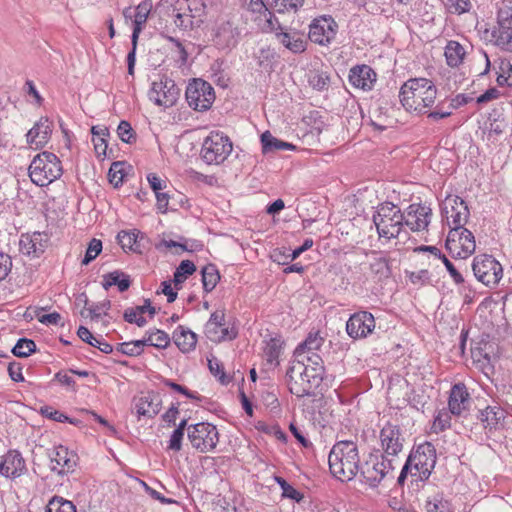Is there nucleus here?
I'll return each mask as SVG.
<instances>
[{
  "label": "nucleus",
  "mask_w": 512,
  "mask_h": 512,
  "mask_svg": "<svg viewBox=\"0 0 512 512\" xmlns=\"http://www.w3.org/2000/svg\"><path fill=\"white\" fill-rule=\"evenodd\" d=\"M328 464L336 479L342 482L354 479L360 467L358 445L351 440L337 441L329 452Z\"/></svg>",
  "instance_id": "f257e3e1"
},
{
  "label": "nucleus",
  "mask_w": 512,
  "mask_h": 512,
  "mask_svg": "<svg viewBox=\"0 0 512 512\" xmlns=\"http://www.w3.org/2000/svg\"><path fill=\"white\" fill-rule=\"evenodd\" d=\"M437 461L435 446L428 441L416 445L410 451L400 475L397 478V484L402 486L410 474L414 481L424 483L429 479Z\"/></svg>",
  "instance_id": "f03ea898"
},
{
  "label": "nucleus",
  "mask_w": 512,
  "mask_h": 512,
  "mask_svg": "<svg viewBox=\"0 0 512 512\" xmlns=\"http://www.w3.org/2000/svg\"><path fill=\"white\" fill-rule=\"evenodd\" d=\"M437 88L426 78H413L406 81L400 88L399 99L407 110L426 114L427 108L435 103Z\"/></svg>",
  "instance_id": "7ed1b4c3"
},
{
  "label": "nucleus",
  "mask_w": 512,
  "mask_h": 512,
  "mask_svg": "<svg viewBox=\"0 0 512 512\" xmlns=\"http://www.w3.org/2000/svg\"><path fill=\"white\" fill-rule=\"evenodd\" d=\"M406 213L391 202L379 204L373 214V223L379 237L388 240L398 238L403 225H405Z\"/></svg>",
  "instance_id": "20e7f679"
},
{
  "label": "nucleus",
  "mask_w": 512,
  "mask_h": 512,
  "mask_svg": "<svg viewBox=\"0 0 512 512\" xmlns=\"http://www.w3.org/2000/svg\"><path fill=\"white\" fill-rule=\"evenodd\" d=\"M28 170L31 181L41 187L49 185L63 173L59 158L48 151L37 154Z\"/></svg>",
  "instance_id": "39448f33"
},
{
  "label": "nucleus",
  "mask_w": 512,
  "mask_h": 512,
  "mask_svg": "<svg viewBox=\"0 0 512 512\" xmlns=\"http://www.w3.org/2000/svg\"><path fill=\"white\" fill-rule=\"evenodd\" d=\"M394 462V458H386L380 453H370L363 463L360 462L358 474L370 488H377L386 477L393 478Z\"/></svg>",
  "instance_id": "423d86ee"
},
{
  "label": "nucleus",
  "mask_w": 512,
  "mask_h": 512,
  "mask_svg": "<svg viewBox=\"0 0 512 512\" xmlns=\"http://www.w3.org/2000/svg\"><path fill=\"white\" fill-rule=\"evenodd\" d=\"M233 145L222 132L212 131L203 141L201 157L209 165L223 163L231 154Z\"/></svg>",
  "instance_id": "0eeeda50"
},
{
  "label": "nucleus",
  "mask_w": 512,
  "mask_h": 512,
  "mask_svg": "<svg viewBox=\"0 0 512 512\" xmlns=\"http://www.w3.org/2000/svg\"><path fill=\"white\" fill-rule=\"evenodd\" d=\"M187 436L192 447L201 453L214 450L219 442L216 426L208 422L189 425Z\"/></svg>",
  "instance_id": "6e6552de"
},
{
  "label": "nucleus",
  "mask_w": 512,
  "mask_h": 512,
  "mask_svg": "<svg viewBox=\"0 0 512 512\" xmlns=\"http://www.w3.org/2000/svg\"><path fill=\"white\" fill-rule=\"evenodd\" d=\"M445 247L454 258L464 260L475 251L474 235L464 226L452 227L448 233Z\"/></svg>",
  "instance_id": "1a4fd4ad"
},
{
  "label": "nucleus",
  "mask_w": 512,
  "mask_h": 512,
  "mask_svg": "<svg viewBox=\"0 0 512 512\" xmlns=\"http://www.w3.org/2000/svg\"><path fill=\"white\" fill-rule=\"evenodd\" d=\"M472 270L476 279L488 287L496 286L503 276L501 264L493 256L487 254L474 257Z\"/></svg>",
  "instance_id": "9d476101"
},
{
  "label": "nucleus",
  "mask_w": 512,
  "mask_h": 512,
  "mask_svg": "<svg viewBox=\"0 0 512 512\" xmlns=\"http://www.w3.org/2000/svg\"><path fill=\"white\" fill-rule=\"evenodd\" d=\"M186 100L194 110L206 111L215 100V92L208 82L202 79H193L186 88Z\"/></svg>",
  "instance_id": "9b49d317"
},
{
  "label": "nucleus",
  "mask_w": 512,
  "mask_h": 512,
  "mask_svg": "<svg viewBox=\"0 0 512 512\" xmlns=\"http://www.w3.org/2000/svg\"><path fill=\"white\" fill-rule=\"evenodd\" d=\"M381 455L386 458L396 457L404 447L405 436L399 425L386 423L379 432Z\"/></svg>",
  "instance_id": "f8f14e48"
},
{
  "label": "nucleus",
  "mask_w": 512,
  "mask_h": 512,
  "mask_svg": "<svg viewBox=\"0 0 512 512\" xmlns=\"http://www.w3.org/2000/svg\"><path fill=\"white\" fill-rule=\"evenodd\" d=\"M441 212L451 228L464 226L470 216L466 202L457 195L446 196L441 204Z\"/></svg>",
  "instance_id": "ddd939ff"
},
{
  "label": "nucleus",
  "mask_w": 512,
  "mask_h": 512,
  "mask_svg": "<svg viewBox=\"0 0 512 512\" xmlns=\"http://www.w3.org/2000/svg\"><path fill=\"white\" fill-rule=\"evenodd\" d=\"M179 91L172 79L163 76L152 83L148 97L158 106L171 107L176 103Z\"/></svg>",
  "instance_id": "4468645a"
},
{
  "label": "nucleus",
  "mask_w": 512,
  "mask_h": 512,
  "mask_svg": "<svg viewBox=\"0 0 512 512\" xmlns=\"http://www.w3.org/2000/svg\"><path fill=\"white\" fill-rule=\"evenodd\" d=\"M337 31L336 21L329 15H323L309 24L308 37L314 43L328 45L335 39Z\"/></svg>",
  "instance_id": "2eb2a0df"
},
{
  "label": "nucleus",
  "mask_w": 512,
  "mask_h": 512,
  "mask_svg": "<svg viewBox=\"0 0 512 512\" xmlns=\"http://www.w3.org/2000/svg\"><path fill=\"white\" fill-rule=\"evenodd\" d=\"M375 326V318L371 312L358 311L346 322V332L354 340L363 339L373 333Z\"/></svg>",
  "instance_id": "dca6fc26"
},
{
  "label": "nucleus",
  "mask_w": 512,
  "mask_h": 512,
  "mask_svg": "<svg viewBox=\"0 0 512 512\" xmlns=\"http://www.w3.org/2000/svg\"><path fill=\"white\" fill-rule=\"evenodd\" d=\"M51 470L58 475H66L74 471L77 464V455L60 445L55 447L49 454Z\"/></svg>",
  "instance_id": "f3484780"
},
{
  "label": "nucleus",
  "mask_w": 512,
  "mask_h": 512,
  "mask_svg": "<svg viewBox=\"0 0 512 512\" xmlns=\"http://www.w3.org/2000/svg\"><path fill=\"white\" fill-rule=\"evenodd\" d=\"M311 389L312 386L307 375V367L300 361H293L290 364V394L302 397L309 395Z\"/></svg>",
  "instance_id": "a211bd4d"
},
{
  "label": "nucleus",
  "mask_w": 512,
  "mask_h": 512,
  "mask_svg": "<svg viewBox=\"0 0 512 512\" xmlns=\"http://www.w3.org/2000/svg\"><path fill=\"white\" fill-rule=\"evenodd\" d=\"M432 210L429 206L421 203H413L406 210L405 225L412 231L427 229L431 222Z\"/></svg>",
  "instance_id": "6ab92c4d"
},
{
  "label": "nucleus",
  "mask_w": 512,
  "mask_h": 512,
  "mask_svg": "<svg viewBox=\"0 0 512 512\" xmlns=\"http://www.w3.org/2000/svg\"><path fill=\"white\" fill-rule=\"evenodd\" d=\"M52 131L53 122L42 117L26 134L27 143L31 146L34 145V149H40L50 140Z\"/></svg>",
  "instance_id": "aec40b11"
},
{
  "label": "nucleus",
  "mask_w": 512,
  "mask_h": 512,
  "mask_svg": "<svg viewBox=\"0 0 512 512\" xmlns=\"http://www.w3.org/2000/svg\"><path fill=\"white\" fill-rule=\"evenodd\" d=\"M499 24L498 44L507 51H512V7L501 8L497 14Z\"/></svg>",
  "instance_id": "412c9836"
},
{
  "label": "nucleus",
  "mask_w": 512,
  "mask_h": 512,
  "mask_svg": "<svg viewBox=\"0 0 512 512\" xmlns=\"http://www.w3.org/2000/svg\"><path fill=\"white\" fill-rule=\"evenodd\" d=\"M470 404V395L464 384H455L450 392L448 408L451 414L465 416Z\"/></svg>",
  "instance_id": "4be33fe9"
},
{
  "label": "nucleus",
  "mask_w": 512,
  "mask_h": 512,
  "mask_svg": "<svg viewBox=\"0 0 512 512\" xmlns=\"http://www.w3.org/2000/svg\"><path fill=\"white\" fill-rule=\"evenodd\" d=\"M239 38V31L230 21L220 23L214 34V43L220 49L235 47Z\"/></svg>",
  "instance_id": "5701e85b"
},
{
  "label": "nucleus",
  "mask_w": 512,
  "mask_h": 512,
  "mask_svg": "<svg viewBox=\"0 0 512 512\" xmlns=\"http://www.w3.org/2000/svg\"><path fill=\"white\" fill-rule=\"evenodd\" d=\"M376 81V73L368 65H357L350 69L349 82L355 88L370 90Z\"/></svg>",
  "instance_id": "b1692460"
},
{
  "label": "nucleus",
  "mask_w": 512,
  "mask_h": 512,
  "mask_svg": "<svg viewBox=\"0 0 512 512\" xmlns=\"http://www.w3.org/2000/svg\"><path fill=\"white\" fill-rule=\"evenodd\" d=\"M475 417L482 423L485 429L491 431L503 426L502 422L505 419V411L498 406H487L484 409H478Z\"/></svg>",
  "instance_id": "393cba45"
},
{
  "label": "nucleus",
  "mask_w": 512,
  "mask_h": 512,
  "mask_svg": "<svg viewBox=\"0 0 512 512\" xmlns=\"http://www.w3.org/2000/svg\"><path fill=\"white\" fill-rule=\"evenodd\" d=\"M161 400L158 395L148 393L134 399V407L139 417L153 418L160 411Z\"/></svg>",
  "instance_id": "a878e982"
},
{
  "label": "nucleus",
  "mask_w": 512,
  "mask_h": 512,
  "mask_svg": "<svg viewBox=\"0 0 512 512\" xmlns=\"http://www.w3.org/2000/svg\"><path fill=\"white\" fill-rule=\"evenodd\" d=\"M198 0H177L174 11H177L174 19V23L179 28H188L192 26V18L194 15L191 14V5L198 4Z\"/></svg>",
  "instance_id": "bb28decb"
},
{
  "label": "nucleus",
  "mask_w": 512,
  "mask_h": 512,
  "mask_svg": "<svg viewBox=\"0 0 512 512\" xmlns=\"http://www.w3.org/2000/svg\"><path fill=\"white\" fill-rule=\"evenodd\" d=\"M24 467V460L20 453L9 452L0 462V474L6 477H17Z\"/></svg>",
  "instance_id": "cd10ccee"
},
{
  "label": "nucleus",
  "mask_w": 512,
  "mask_h": 512,
  "mask_svg": "<svg viewBox=\"0 0 512 512\" xmlns=\"http://www.w3.org/2000/svg\"><path fill=\"white\" fill-rule=\"evenodd\" d=\"M173 341L182 352L186 353L195 348L197 336L190 329L180 325L173 332Z\"/></svg>",
  "instance_id": "c85d7f7f"
},
{
  "label": "nucleus",
  "mask_w": 512,
  "mask_h": 512,
  "mask_svg": "<svg viewBox=\"0 0 512 512\" xmlns=\"http://www.w3.org/2000/svg\"><path fill=\"white\" fill-rule=\"evenodd\" d=\"M296 202L295 210L298 218L302 221L303 228H306L315 221L317 206L310 199L297 200Z\"/></svg>",
  "instance_id": "c756f323"
},
{
  "label": "nucleus",
  "mask_w": 512,
  "mask_h": 512,
  "mask_svg": "<svg viewBox=\"0 0 512 512\" xmlns=\"http://www.w3.org/2000/svg\"><path fill=\"white\" fill-rule=\"evenodd\" d=\"M151 9L152 3L147 0L142 1L136 7L134 15V29L132 33V40H138L139 33L141 32L143 25L146 23Z\"/></svg>",
  "instance_id": "7c9ffc66"
},
{
  "label": "nucleus",
  "mask_w": 512,
  "mask_h": 512,
  "mask_svg": "<svg viewBox=\"0 0 512 512\" xmlns=\"http://www.w3.org/2000/svg\"><path fill=\"white\" fill-rule=\"evenodd\" d=\"M113 285H116L120 292L128 290L131 285L129 275L119 270H115L104 275L103 287L107 290Z\"/></svg>",
  "instance_id": "2f4dec72"
},
{
  "label": "nucleus",
  "mask_w": 512,
  "mask_h": 512,
  "mask_svg": "<svg viewBox=\"0 0 512 512\" xmlns=\"http://www.w3.org/2000/svg\"><path fill=\"white\" fill-rule=\"evenodd\" d=\"M444 54L448 66L458 67L463 62L465 50L457 41H449L445 47Z\"/></svg>",
  "instance_id": "473e14b6"
},
{
  "label": "nucleus",
  "mask_w": 512,
  "mask_h": 512,
  "mask_svg": "<svg viewBox=\"0 0 512 512\" xmlns=\"http://www.w3.org/2000/svg\"><path fill=\"white\" fill-rule=\"evenodd\" d=\"M202 284L205 292L209 293L214 290L220 280V274L214 264H207L201 270Z\"/></svg>",
  "instance_id": "72a5a7b5"
},
{
  "label": "nucleus",
  "mask_w": 512,
  "mask_h": 512,
  "mask_svg": "<svg viewBox=\"0 0 512 512\" xmlns=\"http://www.w3.org/2000/svg\"><path fill=\"white\" fill-rule=\"evenodd\" d=\"M93 134V144L95 152L98 156H105L107 150L106 137L109 136V130L105 126H93L91 129Z\"/></svg>",
  "instance_id": "f704fd0d"
},
{
  "label": "nucleus",
  "mask_w": 512,
  "mask_h": 512,
  "mask_svg": "<svg viewBox=\"0 0 512 512\" xmlns=\"http://www.w3.org/2000/svg\"><path fill=\"white\" fill-rule=\"evenodd\" d=\"M270 17L267 19L268 28L275 33L276 38L288 48V29L284 23L275 14L268 13Z\"/></svg>",
  "instance_id": "c9c22d12"
},
{
  "label": "nucleus",
  "mask_w": 512,
  "mask_h": 512,
  "mask_svg": "<svg viewBox=\"0 0 512 512\" xmlns=\"http://www.w3.org/2000/svg\"><path fill=\"white\" fill-rule=\"evenodd\" d=\"M324 342V338L320 336L319 332H310L306 339L301 342L294 351V355L299 357L304 351L318 350Z\"/></svg>",
  "instance_id": "e433bc0d"
},
{
  "label": "nucleus",
  "mask_w": 512,
  "mask_h": 512,
  "mask_svg": "<svg viewBox=\"0 0 512 512\" xmlns=\"http://www.w3.org/2000/svg\"><path fill=\"white\" fill-rule=\"evenodd\" d=\"M140 234L138 230L129 232L123 230L118 233L117 241L124 251L130 250L137 252L139 251L138 237Z\"/></svg>",
  "instance_id": "4c0bfd02"
},
{
  "label": "nucleus",
  "mask_w": 512,
  "mask_h": 512,
  "mask_svg": "<svg viewBox=\"0 0 512 512\" xmlns=\"http://www.w3.org/2000/svg\"><path fill=\"white\" fill-rule=\"evenodd\" d=\"M301 124L303 125L301 130H305L301 137L302 139H307L314 138L321 133L323 122L321 120H316L312 112L309 116H304L302 118Z\"/></svg>",
  "instance_id": "58836bf2"
},
{
  "label": "nucleus",
  "mask_w": 512,
  "mask_h": 512,
  "mask_svg": "<svg viewBox=\"0 0 512 512\" xmlns=\"http://www.w3.org/2000/svg\"><path fill=\"white\" fill-rule=\"evenodd\" d=\"M283 341H280L277 338H271L265 348H264V355L266 357V360L271 365H278L279 364V355L283 350Z\"/></svg>",
  "instance_id": "ea45409f"
},
{
  "label": "nucleus",
  "mask_w": 512,
  "mask_h": 512,
  "mask_svg": "<svg viewBox=\"0 0 512 512\" xmlns=\"http://www.w3.org/2000/svg\"><path fill=\"white\" fill-rule=\"evenodd\" d=\"M261 143L263 153L275 150H288V142L278 140L269 131L261 135Z\"/></svg>",
  "instance_id": "a19ab883"
},
{
  "label": "nucleus",
  "mask_w": 512,
  "mask_h": 512,
  "mask_svg": "<svg viewBox=\"0 0 512 512\" xmlns=\"http://www.w3.org/2000/svg\"><path fill=\"white\" fill-rule=\"evenodd\" d=\"M425 512H450V503L437 493L426 499Z\"/></svg>",
  "instance_id": "79ce46f5"
},
{
  "label": "nucleus",
  "mask_w": 512,
  "mask_h": 512,
  "mask_svg": "<svg viewBox=\"0 0 512 512\" xmlns=\"http://www.w3.org/2000/svg\"><path fill=\"white\" fill-rule=\"evenodd\" d=\"M370 270L378 280L388 278L391 274L388 259L385 257H375L370 263Z\"/></svg>",
  "instance_id": "37998d69"
},
{
  "label": "nucleus",
  "mask_w": 512,
  "mask_h": 512,
  "mask_svg": "<svg viewBox=\"0 0 512 512\" xmlns=\"http://www.w3.org/2000/svg\"><path fill=\"white\" fill-rule=\"evenodd\" d=\"M36 351V344L28 338H20L12 348V353L19 358H27Z\"/></svg>",
  "instance_id": "c03bdc74"
},
{
  "label": "nucleus",
  "mask_w": 512,
  "mask_h": 512,
  "mask_svg": "<svg viewBox=\"0 0 512 512\" xmlns=\"http://www.w3.org/2000/svg\"><path fill=\"white\" fill-rule=\"evenodd\" d=\"M46 512H76V507L71 501L54 496L48 502Z\"/></svg>",
  "instance_id": "a18cd8bd"
},
{
  "label": "nucleus",
  "mask_w": 512,
  "mask_h": 512,
  "mask_svg": "<svg viewBox=\"0 0 512 512\" xmlns=\"http://www.w3.org/2000/svg\"><path fill=\"white\" fill-rule=\"evenodd\" d=\"M208 367H209L211 374H213L215 377H217L219 382L222 385L229 384V382L231 381V378L224 372L223 364L221 363V361L218 358H216L214 356L209 358L208 359Z\"/></svg>",
  "instance_id": "49530a36"
},
{
  "label": "nucleus",
  "mask_w": 512,
  "mask_h": 512,
  "mask_svg": "<svg viewBox=\"0 0 512 512\" xmlns=\"http://www.w3.org/2000/svg\"><path fill=\"white\" fill-rule=\"evenodd\" d=\"M146 335H148L150 346L165 349L170 344L169 335L162 330L156 329L155 331H147Z\"/></svg>",
  "instance_id": "de8ad7c7"
},
{
  "label": "nucleus",
  "mask_w": 512,
  "mask_h": 512,
  "mask_svg": "<svg viewBox=\"0 0 512 512\" xmlns=\"http://www.w3.org/2000/svg\"><path fill=\"white\" fill-rule=\"evenodd\" d=\"M144 309L137 307H130L124 311V320L128 323H134L138 327H144L147 324V320L143 316Z\"/></svg>",
  "instance_id": "09e8293b"
},
{
  "label": "nucleus",
  "mask_w": 512,
  "mask_h": 512,
  "mask_svg": "<svg viewBox=\"0 0 512 512\" xmlns=\"http://www.w3.org/2000/svg\"><path fill=\"white\" fill-rule=\"evenodd\" d=\"M308 82L313 89L323 91L328 87L329 77L323 72L310 71L308 74Z\"/></svg>",
  "instance_id": "8fccbe9b"
},
{
  "label": "nucleus",
  "mask_w": 512,
  "mask_h": 512,
  "mask_svg": "<svg viewBox=\"0 0 512 512\" xmlns=\"http://www.w3.org/2000/svg\"><path fill=\"white\" fill-rule=\"evenodd\" d=\"M451 426V413L450 411L441 410L438 412V414L435 416L433 424H432V430L435 433L442 432Z\"/></svg>",
  "instance_id": "3c124183"
},
{
  "label": "nucleus",
  "mask_w": 512,
  "mask_h": 512,
  "mask_svg": "<svg viewBox=\"0 0 512 512\" xmlns=\"http://www.w3.org/2000/svg\"><path fill=\"white\" fill-rule=\"evenodd\" d=\"M123 166H124L123 162H114V163H112V165L109 169V172H108L109 182L116 188L119 187L120 185H122V183H123V179H124Z\"/></svg>",
  "instance_id": "603ef678"
},
{
  "label": "nucleus",
  "mask_w": 512,
  "mask_h": 512,
  "mask_svg": "<svg viewBox=\"0 0 512 512\" xmlns=\"http://www.w3.org/2000/svg\"><path fill=\"white\" fill-rule=\"evenodd\" d=\"M117 134L124 143L131 144L136 141V134L131 124L125 120L119 123Z\"/></svg>",
  "instance_id": "864d4df0"
},
{
  "label": "nucleus",
  "mask_w": 512,
  "mask_h": 512,
  "mask_svg": "<svg viewBox=\"0 0 512 512\" xmlns=\"http://www.w3.org/2000/svg\"><path fill=\"white\" fill-rule=\"evenodd\" d=\"M102 251V242L96 238H93L87 247L85 256L82 260V265H88L93 261Z\"/></svg>",
  "instance_id": "5fc2aeb1"
},
{
  "label": "nucleus",
  "mask_w": 512,
  "mask_h": 512,
  "mask_svg": "<svg viewBox=\"0 0 512 512\" xmlns=\"http://www.w3.org/2000/svg\"><path fill=\"white\" fill-rule=\"evenodd\" d=\"M290 500L294 501L295 504L301 505V508L311 506V497L308 493L300 491L290 485Z\"/></svg>",
  "instance_id": "6e6d98bb"
},
{
  "label": "nucleus",
  "mask_w": 512,
  "mask_h": 512,
  "mask_svg": "<svg viewBox=\"0 0 512 512\" xmlns=\"http://www.w3.org/2000/svg\"><path fill=\"white\" fill-rule=\"evenodd\" d=\"M443 264L445 265L450 277L454 281L455 284H463L464 283V277L460 273L459 269L444 255L442 254L439 258Z\"/></svg>",
  "instance_id": "4d7b16f0"
},
{
  "label": "nucleus",
  "mask_w": 512,
  "mask_h": 512,
  "mask_svg": "<svg viewBox=\"0 0 512 512\" xmlns=\"http://www.w3.org/2000/svg\"><path fill=\"white\" fill-rule=\"evenodd\" d=\"M307 46V39L297 32L290 33V51L294 53L304 52Z\"/></svg>",
  "instance_id": "13d9d810"
},
{
  "label": "nucleus",
  "mask_w": 512,
  "mask_h": 512,
  "mask_svg": "<svg viewBox=\"0 0 512 512\" xmlns=\"http://www.w3.org/2000/svg\"><path fill=\"white\" fill-rule=\"evenodd\" d=\"M453 110L454 109H449V105L445 109L444 102H441V103H438L436 105L434 110L427 111L426 114H427L428 118H431V119H433L435 121H438L440 119H444V118L449 117L452 114Z\"/></svg>",
  "instance_id": "bf43d9fd"
},
{
  "label": "nucleus",
  "mask_w": 512,
  "mask_h": 512,
  "mask_svg": "<svg viewBox=\"0 0 512 512\" xmlns=\"http://www.w3.org/2000/svg\"><path fill=\"white\" fill-rule=\"evenodd\" d=\"M408 278L414 285L423 286L430 283V273L427 269H422L417 272H410L408 274Z\"/></svg>",
  "instance_id": "052dcab7"
},
{
  "label": "nucleus",
  "mask_w": 512,
  "mask_h": 512,
  "mask_svg": "<svg viewBox=\"0 0 512 512\" xmlns=\"http://www.w3.org/2000/svg\"><path fill=\"white\" fill-rule=\"evenodd\" d=\"M290 434L295 437L303 448H311L313 446L312 442L307 438V434L293 423H290Z\"/></svg>",
  "instance_id": "680f3d73"
},
{
  "label": "nucleus",
  "mask_w": 512,
  "mask_h": 512,
  "mask_svg": "<svg viewBox=\"0 0 512 512\" xmlns=\"http://www.w3.org/2000/svg\"><path fill=\"white\" fill-rule=\"evenodd\" d=\"M12 268L11 257L8 254L0 252V281L4 280Z\"/></svg>",
  "instance_id": "e2e57ef3"
},
{
  "label": "nucleus",
  "mask_w": 512,
  "mask_h": 512,
  "mask_svg": "<svg viewBox=\"0 0 512 512\" xmlns=\"http://www.w3.org/2000/svg\"><path fill=\"white\" fill-rule=\"evenodd\" d=\"M164 384L166 386L170 387L171 389H173V390H175V391L185 395L188 398L200 400V397L197 395V393L191 392L185 386L177 384V383H175V382H173V381H171L169 379L164 380Z\"/></svg>",
  "instance_id": "0e129e2a"
},
{
  "label": "nucleus",
  "mask_w": 512,
  "mask_h": 512,
  "mask_svg": "<svg viewBox=\"0 0 512 512\" xmlns=\"http://www.w3.org/2000/svg\"><path fill=\"white\" fill-rule=\"evenodd\" d=\"M8 374L10 378L15 382H22L24 381V377L22 374V366L18 362H10L8 365Z\"/></svg>",
  "instance_id": "69168bd1"
},
{
  "label": "nucleus",
  "mask_w": 512,
  "mask_h": 512,
  "mask_svg": "<svg viewBox=\"0 0 512 512\" xmlns=\"http://www.w3.org/2000/svg\"><path fill=\"white\" fill-rule=\"evenodd\" d=\"M116 349L118 352L128 356L140 355V350H138L134 341L120 343Z\"/></svg>",
  "instance_id": "338daca9"
},
{
  "label": "nucleus",
  "mask_w": 512,
  "mask_h": 512,
  "mask_svg": "<svg viewBox=\"0 0 512 512\" xmlns=\"http://www.w3.org/2000/svg\"><path fill=\"white\" fill-rule=\"evenodd\" d=\"M262 431L266 434L272 435L278 440L282 442L287 441L286 434L281 430L280 426L277 424L274 425H264L262 426Z\"/></svg>",
  "instance_id": "774afa93"
}]
</instances>
